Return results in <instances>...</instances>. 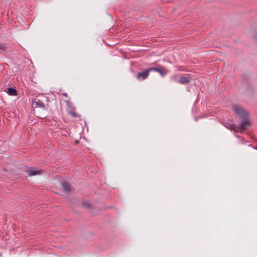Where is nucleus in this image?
<instances>
[{
  "mask_svg": "<svg viewBox=\"0 0 257 257\" xmlns=\"http://www.w3.org/2000/svg\"><path fill=\"white\" fill-rule=\"evenodd\" d=\"M66 103L67 105V112L68 114L70 113L71 111H73L74 110H75V107L73 105V104L70 102L69 101H66Z\"/></svg>",
  "mask_w": 257,
  "mask_h": 257,
  "instance_id": "obj_9",
  "label": "nucleus"
},
{
  "mask_svg": "<svg viewBox=\"0 0 257 257\" xmlns=\"http://www.w3.org/2000/svg\"><path fill=\"white\" fill-rule=\"evenodd\" d=\"M62 188L63 191L66 193H69L72 192L71 186L67 182H63L62 183Z\"/></svg>",
  "mask_w": 257,
  "mask_h": 257,
  "instance_id": "obj_8",
  "label": "nucleus"
},
{
  "mask_svg": "<svg viewBox=\"0 0 257 257\" xmlns=\"http://www.w3.org/2000/svg\"><path fill=\"white\" fill-rule=\"evenodd\" d=\"M69 114L70 115H71L72 117H80V115H79V114L75 112V110H74L73 111H71L70 113Z\"/></svg>",
  "mask_w": 257,
  "mask_h": 257,
  "instance_id": "obj_12",
  "label": "nucleus"
},
{
  "mask_svg": "<svg viewBox=\"0 0 257 257\" xmlns=\"http://www.w3.org/2000/svg\"><path fill=\"white\" fill-rule=\"evenodd\" d=\"M150 70L157 72L163 77L168 73V70L161 65H159L158 67H151L150 68Z\"/></svg>",
  "mask_w": 257,
  "mask_h": 257,
  "instance_id": "obj_2",
  "label": "nucleus"
},
{
  "mask_svg": "<svg viewBox=\"0 0 257 257\" xmlns=\"http://www.w3.org/2000/svg\"><path fill=\"white\" fill-rule=\"evenodd\" d=\"M7 49V47L6 44L0 43V53L5 52Z\"/></svg>",
  "mask_w": 257,
  "mask_h": 257,
  "instance_id": "obj_11",
  "label": "nucleus"
},
{
  "mask_svg": "<svg viewBox=\"0 0 257 257\" xmlns=\"http://www.w3.org/2000/svg\"><path fill=\"white\" fill-rule=\"evenodd\" d=\"M62 95L65 97H68V94L66 93H63Z\"/></svg>",
  "mask_w": 257,
  "mask_h": 257,
  "instance_id": "obj_13",
  "label": "nucleus"
},
{
  "mask_svg": "<svg viewBox=\"0 0 257 257\" xmlns=\"http://www.w3.org/2000/svg\"><path fill=\"white\" fill-rule=\"evenodd\" d=\"M32 103L35 107H45L44 103L41 100L38 98H35V99H34L32 101Z\"/></svg>",
  "mask_w": 257,
  "mask_h": 257,
  "instance_id": "obj_7",
  "label": "nucleus"
},
{
  "mask_svg": "<svg viewBox=\"0 0 257 257\" xmlns=\"http://www.w3.org/2000/svg\"><path fill=\"white\" fill-rule=\"evenodd\" d=\"M232 109L234 113L239 116L240 118H246L247 112L244 110L240 105L234 104L232 106Z\"/></svg>",
  "mask_w": 257,
  "mask_h": 257,
  "instance_id": "obj_1",
  "label": "nucleus"
},
{
  "mask_svg": "<svg viewBox=\"0 0 257 257\" xmlns=\"http://www.w3.org/2000/svg\"><path fill=\"white\" fill-rule=\"evenodd\" d=\"M176 75H174V76H173V78H176Z\"/></svg>",
  "mask_w": 257,
  "mask_h": 257,
  "instance_id": "obj_14",
  "label": "nucleus"
},
{
  "mask_svg": "<svg viewBox=\"0 0 257 257\" xmlns=\"http://www.w3.org/2000/svg\"><path fill=\"white\" fill-rule=\"evenodd\" d=\"M191 79L192 78L189 75H187L185 76H181L179 78L178 83L181 84H186L190 83Z\"/></svg>",
  "mask_w": 257,
  "mask_h": 257,
  "instance_id": "obj_6",
  "label": "nucleus"
},
{
  "mask_svg": "<svg viewBox=\"0 0 257 257\" xmlns=\"http://www.w3.org/2000/svg\"><path fill=\"white\" fill-rule=\"evenodd\" d=\"M26 171L29 176H32L41 174L42 170L35 168L27 167Z\"/></svg>",
  "mask_w": 257,
  "mask_h": 257,
  "instance_id": "obj_3",
  "label": "nucleus"
},
{
  "mask_svg": "<svg viewBox=\"0 0 257 257\" xmlns=\"http://www.w3.org/2000/svg\"><path fill=\"white\" fill-rule=\"evenodd\" d=\"M151 70H150V68L145 70L144 71L139 72L137 75V78L139 80H143L146 79L149 76L150 72Z\"/></svg>",
  "mask_w": 257,
  "mask_h": 257,
  "instance_id": "obj_4",
  "label": "nucleus"
},
{
  "mask_svg": "<svg viewBox=\"0 0 257 257\" xmlns=\"http://www.w3.org/2000/svg\"><path fill=\"white\" fill-rule=\"evenodd\" d=\"M250 125L249 121L247 119H244L242 120L241 124L239 127L237 129V132H242L244 130L246 129L248 126Z\"/></svg>",
  "mask_w": 257,
  "mask_h": 257,
  "instance_id": "obj_5",
  "label": "nucleus"
},
{
  "mask_svg": "<svg viewBox=\"0 0 257 257\" xmlns=\"http://www.w3.org/2000/svg\"><path fill=\"white\" fill-rule=\"evenodd\" d=\"M6 92L10 95L17 96L18 95L17 91L13 88H8V90Z\"/></svg>",
  "mask_w": 257,
  "mask_h": 257,
  "instance_id": "obj_10",
  "label": "nucleus"
}]
</instances>
